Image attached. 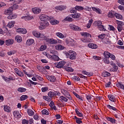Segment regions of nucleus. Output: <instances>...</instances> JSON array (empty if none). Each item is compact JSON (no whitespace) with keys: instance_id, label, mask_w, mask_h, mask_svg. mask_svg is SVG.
Listing matches in <instances>:
<instances>
[{"instance_id":"obj_29","label":"nucleus","mask_w":124,"mask_h":124,"mask_svg":"<svg viewBox=\"0 0 124 124\" xmlns=\"http://www.w3.org/2000/svg\"><path fill=\"white\" fill-rule=\"evenodd\" d=\"M4 111H5V112H7V113H9L10 112V111H11V108L9 106L5 105L4 106Z\"/></svg>"},{"instance_id":"obj_32","label":"nucleus","mask_w":124,"mask_h":124,"mask_svg":"<svg viewBox=\"0 0 124 124\" xmlns=\"http://www.w3.org/2000/svg\"><path fill=\"white\" fill-rule=\"evenodd\" d=\"M55 9H56V10H61L62 11L65 9V7L62 5L57 6L55 7Z\"/></svg>"},{"instance_id":"obj_45","label":"nucleus","mask_w":124,"mask_h":124,"mask_svg":"<svg viewBox=\"0 0 124 124\" xmlns=\"http://www.w3.org/2000/svg\"><path fill=\"white\" fill-rule=\"evenodd\" d=\"M73 94L75 95L77 98H78V99H80V100L83 101V97L80 96V95H78L77 93H76L75 92H73Z\"/></svg>"},{"instance_id":"obj_28","label":"nucleus","mask_w":124,"mask_h":124,"mask_svg":"<svg viewBox=\"0 0 124 124\" xmlns=\"http://www.w3.org/2000/svg\"><path fill=\"white\" fill-rule=\"evenodd\" d=\"M116 86L117 87V88H119V89H121L124 91V84H122V83L118 82L116 83Z\"/></svg>"},{"instance_id":"obj_55","label":"nucleus","mask_w":124,"mask_h":124,"mask_svg":"<svg viewBox=\"0 0 124 124\" xmlns=\"http://www.w3.org/2000/svg\"><path fill=\"white\" fill-rule=\"evenodd\" d=\"M50 24L52 25H57V24H59V21L57 20H52L50 21Z\"/></svg>"},{"instance_id":"obj_57","label":"nucleus","mask_w":124,"mask_h":124,"mask_svg":"<svg viewBox=\"0 0 124 124\" xmlns=\"http://www.w3.org/2000/svg\"><path fill=\"white\" fill-rule=\"evenodd\" d=\"M108 58H104L103 59V62L104 63H106L107 64H109L110 63V61H109Z\"/></svg>"},{"instance_id":"obj_22","label":"nucleus","mask_w":124,"mask_h":124,"mask_svg":"<svg viewBox=\"0 0 124 124\" xmlns=\"http://www.w3.org/2000/svg\"><path fill=\"white\" fill-rule=\"evenodd\" d=\"M88 46L89 48H91V49H97V45L93 43H89L88 44Z\"/></svg>"},{"instance_id":"obj_61","label":"nucleus","mask_w":124,"mask_h":124,"mask_svg":"<svg viewBox=\"0 0 124 124\" xmlns=\"http://www.w3.org/2000/svg\"><path fill=\"white\" fill-rule=\"evenodd\" d=\"M93 58L95 61H100L101 60V57L97 56H93Z\"/></svg>"},{"instance_id":"obj_16","label":"nucleus","mask_w":124,"mask_h":124,"mask_svg":"<svg viewBox=\"0 0 124 124\" xmlns=\"http://www.w3.org/2000/svg\"><path fill=\"white\" fill-rule=\"evenodd\" d=\"M108 99L110 101H112V102H116L117 101V99L116 98V97L114 96V95L109 94L108 95Z\"/></svg>"},{"instance_id":"obj_8","label":"nucleus","mask_w":124,"mask_h":124,"mask_svg":"<svg viewBox=\"0 0 124 124\" xmlns=\"http://www.w3.org/2000/svg\"><path fill=\"white\" fill-rule=\"evenodd\" d=\"M39 18L40 19L41 21H43V22L46 21V20H47V21L51 20V17L46 16L45 14L41 15L39 16Z\"/></svg>"},{"instance_id":"obj_19","label":"nucleus","mask_w":124,"mask_h":124,"mask_svg":"<svg viewBox=\"0 0 124 124\" xmlns=\"http://www.w3.org/2000/svg\"><path fill=\"white\" fill-rule=\"evenodd\" d=\"M66 43L69 46H74L75 45V41L73 39H71V40L67 41Z\"/></svg>"},{"instance_id":"obj_39","label":"nucleus","mask_w":124,"mask_h":124,"mask_svg":"<svg viewBox=\"0 0 124 124\" xmlns=\"http://www.w3.org/2000/svg\"><path fill=\"white\" fill-rule=\"evenodd\" d=\"M27 113L29 116H31V117L34 115V112L31 109H28Z\"/></svg>"},{"instance_id":"obj_26","label":"nucleus","mask_w":124,"mask_h":124,"mask_svg":"<svg viewBox=\"0 0 124 124\" xmlns=\"http://www.w3.org/2000/svg\"><path fill=\"white\" fill-rule=\"evenodd\" d=\"M55 48L56 50H64V49L65 48V47L62 45H58L55 46Z\"/></svg>"},{"instance_id":"obj_47","label":"nucleus","mask_w":124,"mask_h":124,"mask_svg":"<svg viewBox=\"0 0 124 124\" xmlns=\"http://www.w3.org/2000/svg\"><path fill=\"white\" fill-rule=\"evenodd\" d=\"M22 19H24L26 20H31L33 19V16L30 17V16H24L22 17Z\"/></svg>"},{"instance_id":"obj_56","label":"nucleus","mask_w":124,"mask_h":124,"mask_svg":"<svg viewBox=\"0 0 124 124\" xmlns=\"http://www.w3.org/2000/svg\"><path fill=\"white\" fill-rule=\"evenodd\" d=\"M72 78H73V80H75V81H81V79L78 76H75L73 77Z\"/></svg>"},{"instance_id":"obj_27","label":"nucleus","mask_w":124,"mask_h":124,"mask_svg":"<svg viewBox=\"0 0 124 124\" xmlns=\"http://www.w3.org/2000/svg\"><path fill=\"white\" fill-rule=\"evenodd\" d=\"M14 25H15V21H11L8 23L7 25V27L11 29V28H13V27H14Z\"/></svg>"},{"instance_id":"obj_58","label":"nucleus","mask_w":124,"mask_h":124,"mask_svg":"<svg viewBox=\"0 0 124 124\" xmlns=\"http://www.w3.org/2000/svg\"><path fill=\"white\" fill-rule=\"evenodd\" d=\"M42 115H49V113L46 109H43L42 111Z\"/></svg>"},{"instance_id":"obj_35","label":"nucleus","mask_w":124,"mask_h":124,"mask_svg":"<svg viewBox=\"0 0 124 124\" xmlns=\"http://www.w3.org/2000/svg\"><path fill=\"white\" fill-rule=\"evenodd\" d=\"M63 68L65 69L66 71L68 72H73L74 70L72 68L68 66H64Z\"/></svg>"},{"instance_id":"obj_54","label":"nucleus","mask_w":124,"mask_h":124,"mask_svg":"<svg viewBox=\"0 0 124 124\" xmlns=\"http://www.w3.org/2000/svg\"><path fill=\"white\" fill-rule=\"evenodd\" d=\"M14 54H15V50H10L7 52L8 56H12V55H14Z\"/></svg>"},{"instance_id":"obj_31","label":"nucleus","mask_w":124,"mask_h":124,"mask_svg":"<svg viewBox=\"0 0 124 124\" xmlns=\"http://www.w3.org/2000/svg\"><path fill=\"white\" fill-rule=\"evenodd\" d=\"M110 55H111V53L107 51H105L103 53L105 59H109V58H110Z\"/></svg>"},{"instance_id":"obj_59","label":"nucleus","mask_w":124,"mask_h":124,"mask_svg":"<svg viewBox=\"0 0 124 124\" xmlns=\"http://www.w3.org/2000/svg\"><path fill=\"white\" fill-rule=\"evenodd\" d=\"M105 36H106V34L103 33V34H101L100 35H99L98 36V37L99 38H100V39H104L105 38Z\"/></svg>"},{"instance_id":"obj_2","label":"nucleus","mask_w":124,"mask_h":124,"mask_svg":"<svg viewBox=\"0 0 124 124\" xmlns=\"http://www.w3.org/2000/svg\"><path fill=\"white\" fill-rule=\"evenodd\" d=\"M81 16V14L78 13H75V14H73L70 15V16H67L64 19V21H67L68 22H72L73 21V19H78ZM72 17V18H71Z\"/></svg>"},{"instance_id":"obj_11","label":"nucleus","mask_w":124,"mask_h":124,"mask_svg":"<svg viewBox=\"0 0 124 124\" xmlns=\"http://www.w3.org/2000/svg\"><path fill=\"white\" fill-rule=\"evenodd\" d=\"M66 63V62L65 61L60 62L57 63L56 67H57V68H62Z\"/></svg>"},{"instance_id":"obj_64","label":"nucleus","mask_w":124,"mask_h":124,"mask_svg":"<svg viewBox=\"0 0 124 124\" xmlns=\"http://www.w3.org/2000/svg\"><path fill=\"white\" fill-rule=\"evenodd\" d=\"M29 123H30V121L27 119H23L22 120V124H29Z\"/></svg>"},{"instance_id":"obj_3","label":"nucleus","mask_w":124,"mask_h":124,"mask_svg":"<svg viewBox=\"0 0 124 124\" xmlns=\"http://www.w3.org/2000/svg\"><path fill=\"white\" fill-rule=\"evenodd\" d=\"M49 22H47V20H45L44 21H42L40 24V26H39V29L40 31H42V30H44V29H46L47 27H49Z\"/></svg>"},{"instance_id":"obj_36","label":"nucleus","mask_w":124,"mask_h":124,"mask_svg":"<svg viewBox=\"0 0 124 124\" xmlns=\"http://www.w3.org/2000/svg\"><path fill=\"white\" fill-rule=\"evenodd\" d=\"M98 29L101 31H106V27L104 26L102 24L100 26L98 27Z\"/></svg>"},{"instance_id":"obj_60","label":"nucleus","mask_w":124,"mask_h":124,"mask_svg":"<svg viewBox=\"0 0 124 124\" xmlns=\"http://www.w3.org/2000/svg\"><path fill=\"white\" fill-rule=\"evenodd\" d=\"M118 66L115 65H114L113 66V68L112 69V71H113V72H116L117 70H118Z\"/></svg>"},{"instance_id":"obj_44","label":"nucleus","mask_w":124,"mask_h":124,"mask_svg":"<svg viewBox=\"0 0 124 124\" xmlns=\"http://www.w3.org/2000/svg\"><path fill=\"white\" fill-rule=\"evenodd\" d=\"M115 17L117 19H119L120 20H123V16L118 13H115Z\"/></svg>"},{"instance_id":"obj_25","label":"nucleus","mask_w":124,"mask_h":124,"mask_svg":"<svg viewBox=\"0 0 124 124\" xmlns=\"http://www.w3.org/2000/svg\"><path fill=\"white\" fill-rule=\"evenodd\" d=\"M74 119L76 120V122L77 123V124H82L83 123V122L82 121H81V120H83L84 118H79L78 117H77L76 116H74Z\"/></svg>"},{"instance_id":"obj_52","label":"nucleus","mask_w":124,"mask_h":124,"mask_svg":"<svg viewBox=\"0 0 124 124\" xmlns=\"http://www.w3.org/2000/svg\"><path fill=\"white\" fill-rule=\"evenodd\" d=\"M47 48V46H46V45H42L40 46V51H44V50H46V49Z\"/></svg>"},{"instance_id":"obj_63","label":"nucleus","mask_w":124,"mask_h":124,"mask_svg":"<svg viewBox=\"0 0 124 124\" xmlns=\"http://www.w3.org/2000/svg\"><path fill=\"white\" fill-rule=\"evenodd\" d=\"M56 80L57 79L56 78V77H55V76H50V82H56Z\"/></svg>"},{"instance_id":"obj_34","label":"nucleus","mask_w":124,"mask_h":124,"mask_svg":"<svg viewBox=\"0 0 124 124\" xmlns=\"http://www.w3.org/2000/svg\"><path fill=\"white\" fill-rule=\"evenodd\" d=\"M85 96L86 97L87 100L88 101V102H91V100H92V98H93L92 94H86Z\"/></svg>"},{"instance_id":"obj_40","label":"nucleus","mask_w":124,"mask_h":124,"mask_svg":"<svg viewBox=\"0 0 124 124\" xmlns=\"http://www.w3.org/2000/svg\"><path fill=\"white\" fill-rule=\"evenodd\" d=\"M94 24L96 25V26H97V28H98L102 25V22L100 20H98L95 21Z\"/></svg>"},{"instance_id":"obj_30","label":"nucleus","mask_w":124,"mask_h":124,"mask_svg":"<svg viewBox=\"0 0 124 124\" xmlns=\"http://www.w3.org/2000/svg\"><path fill=\"white\" fill-rule=\"evenodd\" d=\"M15 40L18 43H20V42H21L23 39H22V37H21L20 35H16L15 37Z\"/></svg>"},{"instance_id":"obj_41","label":"nucleus","mask_w":124,"mask_h":124,"mask_svg":"<svg viewBox=\"0 0 124 124\" xmlns=\"http://www.w3.org/2000/svg\"><path fill=\"white\" fill-rule=\"evenodd\" d=\"M108 16L109 18H114V17H115L114 12H109L108 14Z\"/></svg>"},{"instance_id":"obj_12","label":"nucleus","mask_w":124,"mask_h":124,"mask_svg":"<svg viewBox=\"0 0 124 124\" xmlns=\"http://www.w3.org/2000/svg\"><path fill=\"white\" fill-rule=\"evenodd\" d=\"M16 31L17 32H18V33L26 34V33H27V29L24 28H18L16 30Z\"/></svg>"},{"instance_id":"obj_9","label":"nucleus","mask_w":124,"mask_h":124,"mask_svg":"<svg viewBox=\"0 0 124 124\" xmlns=\"http://www.w3.org/2000/svg\"><path fill=\"white\" fill-rule=\"evenodd\" d=\"M32 33L34 36H35V37H40V38H43V37H44V35L41 34L39 31H33Z\"/></svg>"},{"instance_id":"obj_1","label":"nucleus","mask_w":124,"mask_h":124,"mask_svg":"<svg viewBox=\"0 0 124 124\" xmlns=\"http://www.w3.org/2000/svg\"><path fill=\"white\" fill-rule=\"evenodd\" d=\"M80 34L82 36H84L83 38L81 39V41L84 43H89L91 42V39H90V36L92 35L88 32H82L80 33Z\"/></svg>"},{"instance_id":"obj_46","label":"nucleus","mask_w":124,"mask_h":124,"mask_svg":"<svg viewBox=\"0 0 124 124\" xmlns=\"http://www.w3.org/2000/svg\"><path fill=\"white\" fill-rule=\"evenodd\" d=\"M49 58H52V60H54V61H58L59 60V56H57V55H53V56H51L49 57Z\"/></svg>"},{"instance_id":"obj_4","label":"nucleus","mask_w":124,"mask_h":124,"mask_svg":"<svg viewBox=\"0 0 124 124\" xmlns=\"http://www.w3.org/2000/svg\"><path fill=\"white\" fill-rule=\"evenodd\" d=\"M68 55L69 56L70 60H76L77 54L76 52L73 50H69L68 52Z\"/></svg>"},{"instance_id":"obj_20","label":"nucleus","mask_w":124,"mask_h":124,"mask_svg":"<svg viewBox=\"0 0 124 124\" xmlns=\"http://www.w3.org/2000/svg\"><path fill=\"white\" fill-rule=\"evenodd\" d=\"M82 73L84 75H87L88 77H91V76H93V72H90L86 71H82Z\"/></svg>"},{"instance_id":"obj_15","label":"nucleus","mask_w":124,"mask_h":124,"mask_svg":"<svg viewBox=\"0 0 124 124\" xmlns=\"http://www.w3.org/2000/svg\"><path fill=\"white\" fill-rule=\"evenodd\" d=\"M13 115L16 118H17V119H20L22 117V115L21 114H20L19 111L16 110L14 111Z\"/></svg>"},{"instance_id":"obj_17","label":"nucleus","mask_w":124,"mask_h":124,"mask_svg":"<svg viewBox=\"0 0 124 124\" xmlns=\"http://www.w3.org/2000/svg\"><path fill=\"white\" fill-rule=\"evenodd\" d=\"M6 45L9 46V45H12L14 43V40L12 39H8L5 40Z\"/></svg>"},{"instance_id":"obj_23","label":"nucleus","mask_w":124,"mask_h":124,"mask_svg":"<svg viewBox=\"0 0 124 124\" xmlns=\"http://www.w3.org/2000/svg\"><path fill=\"white\" fill-rule=\"evenodd\" d=\"M2 79H3L5 82L7 83L8 84H9V83H10V81H11V80H13L12 78H7V77H4V76H3Z\"/></svg>"},{"instance_id":"obj_13","label":"nucleus","mask_w":124,"mask_h":124,"mask_svg":"<svg viewBox=\"0 0 124 124\" xmlns=\"http://www.w3.org/2000/svg\"><path fill=\"white\" fill-rule=\"evenodd\" d=\"M75 111L78 117L84 119V115L82 112H80V109H79L78 108H76Z\"/></svg>"},{"instance_id":"obj_38","label":"nucleus","mask_w":124,"mask_h":124,"mask_svg":"<svg viewBox=\"0 0 124 124\" xmlns=\"http://www.w3.org/2000/svg\"><path fill=\"white\" fill-rule=\"evenodd\" d=\"M27 89L23 87H19L17 88V92H19V93H25Z\"/></svg>"},{"instance_id":"obj_6","label":"nucleus","mask_w":124,"mask_h":124,"mask_svg":"<svg viewBox=\"0 0 124 124\" xmlns=\"http://www.w3.org/2000/svg\"><path fill=\"white\" fill-rule=\"evenodd\" d=\"M62 93L63 94H64L65 97L69 99V100H72V97H71V95H70V94L68 92H67V91L63 89L62 90Z\"/></svg>"},{"instance_id":"obj_50","label":"nucleus","mask_w":124,"mask_h":124,"mask_svg":"<svg viewBox=\"0 0 124 124\" xmlns=\"http://www.w3.org/2000/svg\"><path fill=\"white\" fill-rule=\"evenodd\" d=\"M115 23L117 24V26H124V22L123 21H120L118 20H116Z\"/></svg>"},{"instance_id":"obj_24","label":"nucleus","mask_w":124,"mask_h":124,"mask_svg":"<svg viewBox=\"0 0 124 124\" xmlns=\"http://www.w3.org/2000/svg\"><path fill=\"white\" fill-rule=\"evenodd\" d=\"M106 119L108 122H110V123H111V124H116V119H115V118H113L109 117H107Z\"/></svg>"},{"instance_id":"obj_42","label":"nucleus","mask_w":124,"mask_h":124,"mask_svg":"<svg viewBox=\"0 0 124 124\" xmlns=\"http://www.w3.org/2000/svg\"><path fill=\"white\" fill-rule=\"evenodd\" d=\"M76 9L78 11H83L84 10V7L81 6H76Z\"/></svg>"},{"instance_id":"obj_14","label":"nucleus","mask_w":124,"mask_h":124,"mask_svg":"<svg viewBox=\"0 0 124 124\" xmlns=\"http://www.w3.org/2000/svg\"><path fill=\"white\" fill-rule=\"evenodd\" d=\"M32 11L34 14H39L41 12V9L39 8L35 7L32 8Z\"/></svg>"},{"instance_id":"obj_43","label":"nucleus","mask_w":124,"mask_h":124,"mask_svg":"<svg viewBox=\"0 0 124 124\" xmlns=\"http://www.w3.org/2000/svg\"><path fill=\"white\" fill-rule=\"evenodd\" d=\"M110 75L111 74H110L108 72H105L102 73V76H103V77H109V76H110Z\"/></svg>"},{"instance_id":"obj_51","label":"nucleus","mask_w":124,"mask_h":124,"mask_svg":"<svg viewBox=\"0 0 124 124\" xmlns=\"http://www.w3.org/2000/svg\"><path fill=\"white\" fill-rule=\"evenodd\" d=\"M28 98V96L27 95H22L20 97V100L21 101H23L24 100H26Z\"/></svg>"},{"instance_id":"obj_49","label":"nucleus","mask_w":124,"mask_h":124,"mask_svg":"<svg viewBox=\"0 0 124 124\" xmlns=\"http://www.w3.org/2000/svg\"><path fill=\"white\" fill-rule=\"evenodd\" d=\"M92 10H93V11H95V12H96V13H98V14H100V9H99V8H95V7H92Z\"/></svg>"},{"instance_id":"obj_10","label":"nucleus","mask_w":124,"mask_h":124,"mask_svg":"<svg viewBox=\"0 0 124 124\" xmlns=\"http://www.w3.org/2000/svg\"><path fill=\"white\" fill-rule=\"evenodd\" d=\"M13 11V7H10L4 11V14L5 15L10 16L12 14V12Z\"/></svg>"},{"instance_id":"obj_7","label":"nucleus","mask_w":124,"mask_h":124,"mask_svg":"<svg viewBox=\"0 0 124 124\" xmlns=\"http://www.w3.org/2000/svg\"><path fill=\"white\" fill-rule=\"evenodd\" d=\"M69 27L71 30H73V31H82V29H81L80 27L72 24H70Z\"/></svg>"},{"instance_id":"obj_53","label":"nucleus","mask_w":124,"mask_h":124,"mask_svg":"<svg viewBox=\"0 0 124 124\" xmlns=\"http://www.w3.org/2000/svg\"><path fill=\"white\" fill-rule=\"evenodd\" d=\"M16 74H17L18 76H20V77H24L25 76V74L21 70H19V71H18Z\"/></svg>"},{"instance_id":"obj_21","label":"nucleus","mask_w":124,"mask_h":124,"mask_svg":"<svg viewBox=\"0 0 124 124\" xmlns=\"http://www.w3.org/2000/svg\"><path fill=\"white\" fill-rule=\"evenodd\" d=\"M16 18H17V15L15 14H11L7 16V19H8V20H12L13 19H16Z\"/></svg>"},{"instance_id":"obj_33","label":"nucleus","mask_w":124,"mask_h":124,"mask_svg":"<svg viewBox=\"0 0 124 124\" xmlns=\"http://www.w3.org/2000/svg\"><path fill=\"white\" fill-rule=\"evenodd\" d=\"M107 108L109 110H112V111H117L118 110L115 107H113L110 105H107Z\"/></svg>"},{"instance_id":"obj_62","label":"nucleus","mask_w":124,"mask_h":124,"mask_svg":"<svg viewBox=\"0 0 124 124\" xmlns=\"http://www.w3.org/2000/svg\"><path fill=\"white\" fill-rule=\"evenodd\" d=\"M35 77L37 78V79H39V81H41V82H43V78L40 77V76L36 75Z\"/></svg>"},{"instance_id":"obj_5","label":"nucleus","mask_w":124,"mask_h":124,"mask_svg":"<svg viewBox=\"0 0 124 124\" xmlns=\"http://www.w3.org/2000/svg\"><path fill=\"white\" fill-rule=\"evenodd\" d=\"M46 41L47 43H49V44L55 45L58 43V40L54 39V38H46Z\"/></svg>"},{"instance_id":"obj_37","label":"nucleus","mask_w":124,"mask_h":124,"mask_svg":"<svg viewBox=\"0 0 124 124\" xmlns=\"http://www.w3.org/2000/svg\"><path fill=\"white\" fill-rule=\"evenodd\" d=\"M56 35L59 37V38H64V35L60 32H57L56 33Z\"/></svg>"},{"instance_id":"obj_48","label":"nucleus","mask_w":124,"mask_h":124,"mask_svg":"<svg viewBox=\"0 0 124 124\" xmlns=\"http://www.w3.org/2000/svg\"><path fill=\"white\" fill-rule=\"evenodd\" d=\"M60 100H61V101H64V102H67V101H68V99L64 97L63 96H60Z\"/></svg>"},{"instance_id":"obj_18","label":"nucleus","mask_w":124,"mask_h":124,"mask_svg":"<svg viewBox=\"0 0 124 124\" xmlns=\"http://www.w3.org/2000/svg\"><path fill=\"white\" fill-rule=\"evenodd\" d=\"M34 43V40L33 39H29L27 41H26V45L27 46H31V45H32Z\"/></svg>"}]
</instances>
